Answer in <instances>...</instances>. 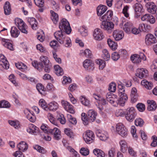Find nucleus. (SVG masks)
<instances>
[{
	"label": "nucleus",
	"instance_id": "6e6552de",
	"mask_svg": "<svg viewBox=\"0 0 157 157\" xmlns=\"http://www.w3.org/2000/svg\"><path fill=\"white\" fill-rule=\"evenodd\" d=\"M100 27L104 30L111 33L113 29L114 24L111 21H102Z\"/></svg>",
	"mask_w": 157,
	"mask_h": 157
},
{
	"label": "nucleus",
	"instance_id": "5701e85b",
	"mask_svg": "<svg viewBox=\"0 0 157 157\" xmlns=\"http://www.w3.org/2000/svg\"><path fill=\"white\" fill-rule=\"evenodd\" d=\"M96 133L97 136L102 141H105L108 138V135L106 132H101L100 130H97L96 132Z\"/></svg>",
	"mask_w": 157,
	"mask_h": 157
},
{
	"label": "nucleus",
	"instance_id": "72a5a7b5",
	"mask_svg": "<svg viewBox=\"0 0 157 157\" xmlns=\"http://www.w3.org/2000/svg\"><path fill=\"white\" fill-rule=\"evenodd\" d=\"M17 26L21 32L26 34H27L28 31L26 29V25L23 21L19 24Z\"/></svg>",
	"mask_w": 157,
	"mask_h": 157
},
{
	"label": "nucleus",
	"instance_id": "423d86ee",
	"mask_svg": "<svg viewBox=\"0 0 157 157\" xmlns=\"http://www.w3.org/2000/svg\"><path fill=\"white\" fill-rule=\"evenodd\" d=\"M136 115V112L133 107L128 108L125 111V117L127 120L132 122L135 119Z\"/></svg>",
	"mask_w": 157,
	"mask_h": 157
},
{
	"label": "nucleus",
	"instance_id": "5fc2aeb1",
	"mask_svg": "<svg viewBox=\"0 0 157 157\" xmlns=\"http://www.w3.org/2000/svg\"><path fill=\"white\" fill-rule=\"evenodd\" d=\"M84 55L86 57L90 58L92 56L91 52L89 49H86L83 52Z\"/></svg>",
	"mask_w": 157,
	"mask_h": 157
},
{
	"label": "nucleus",
	"instance_id": "79ce46f5",
	"mask_svg": "<svg viewBox=\"0 0 157 157\" xmlns=\"http://www.w3.org/2000/svg\"><path fill=\"white\" fill-rule=\"evenodd\" d=\"M10 107V104L8 101L4 100L0 101V108H8Z\"/></svg>",
	"mask_w": 157,
	"mask_h": 157
},
{
	"label": "nucleus",
	"instance_id": "8fccbe9b",
	"mask_svg": "<svg viewBox=\"0 0 157 157\" xmlns=\"http://www.w3.org/2000/svg\"><path fill=\"white\" fill-rule=\"evenodd\" d=\"M36 88L40 94H44V88L41 84H37L36 86Z\"/></svg>",
	"mask_w": 157,
	"mask_h": 157
},
{
	"label": "nucleus",
	"instance_id": "f03ea898",
	"mask_svg": "<svg viewBox=\"0 0 157 157\" xmlns=\"http://www.w3.org/2000/svg\"><path fill=\"white\" fill-rule=\"evenodd\" d=\"M54 36L56 40L61 44H63L66 47H69L71 46V40L66 35L63 34L61 31L55 33Z\"/></svg>",
	"mask_w": 157,
	"mask_h": 157
},
{
	"label": "nucleus",
	"instance_id": "1a4fd4ad",
	"mask_svg": "<svg viewBox=\"0 0 157 157\" xmlns=\"http://www.w3.org/2000/svg\"><path fill=\"white\" fill-rule=\"evenodd\" d=\"M83 138L87 144H90L93 142L94 139L93 132L90 130H87L83 135Z\"/></svg>",
	"mask_w": 157,
	"mask_h": 157
},
{
	"label": "nucleus",
	"instance_id": "bb28decb",
	"mask_svg": "<svg viewBox=\"0 0 157 157\" xmlns=\"http://www.w3.org/2000/svg\"><path fill=\"white\" fill-rule=\"evenodd\" d=\"M132 26V24L130 22L125 23L123 26V29L126 33H130Z\"/></svg>",
	"mask_w": 157,
	"mask_h": 157
},
{
	"label": "nucleus",
	"instance_id": "cd10ccee",
	"mask_svg": "<svg viewBox=\"0 0 157 157\" xmlns=\"http://www.w3.org/2000/svg\"><path fill=\"white\" fill-rule=\"evenodd\" d=\"M130 59L134 63H138L141 62L140 56L138 54H134L131 56Z\"/></svg>",
	"mask_w": 157,
	"mask_h": 157
},
{
	"label": "nucleus",
	"instance_id": "0e129e2a",
	"mask_svg": "<svg viewBox=\"0 0 157 157\" xmlns=\"http://www.w3.org/2000/svg\"><path fill=\"white\" fill-rule=\"evenodd\" d=\"M48 117L50 121L53 124L56 125L57 123L56 121L55 120L54 117L52 116V115L50 114H48Z\"/></svg>",
	"mask_w": 157,
	"mask_h": 157
},
{
	"label": "nucleus",
	"instance_id": "49530a36",
	"mask_svg": "<svg viewBox=\"0 0 157 157\" xmlns=\"http://www.w3.org/2000/svg\"><path fill=\"white\" fill-rule=\"evenodd\" d=\"M34 148L39 152L42 154H44L46 152V151L44 148L38 145H35L34 147Z\"/></svg>",
	"mask_w": 157,
	"mask_h": 157
},
{
	"label": "nucleus",
	"instance_id": "e433bc0d",
	"mask_svg": "<svg viewBox=\"0 0 157 157\" xmlns=\"http://www.w3.org/2000/svg\"><path fill=\"white\" fill-rule=\"evenodd\" d=\"M39 105L44 110L48 111V105H47L44 99H40L39 102Z\"/></svg>",
	"mask_w": 157,
	"mask_h": 157
},
{
	"label": "nucleus",
	"instance_id": "b1692460",
	"mask_svg": "<svg viewBox=\"0 0 157 157\" xmlns=\"http://www.w3.org/2000/svg\"><path fill=\"white\" fill-rule=\"evenodd\" d=\"M147 102L148 104L147 110L149 111L155 110L157 107L156 104L153 100H148Z\"/></svg>",
	"mask_w": 157,
	"mask_h": 157
},
{
	"label": "nucleus",
	"instance_id": "c9c22d12",
	"mask_svg": "<svg viewBox=\"0 0 157 157\" xmlns=\"http://www.w3.org/2000/svg\"><path fill=\"white\" fill-rule=\"evenodd\" d=\"M119 143L121 146V151L123 153L125 152L128 147L126 142L124 140H121Z\"/></svg>",
	"mask_w": 157,
	"mask_h": 157
},
{
	"label": "nucleus",
	"instance_id": "2f4dec72",
	"mask_svg": "<svg viewBox=\"0 0 157 157\" xmlns=\"http://www.w3.org/2000/svg\"><path fill=\"white\" fill-rule=\"evenodd\" d=\"M4 9L5 14L8 15L10 13L11 8L10 4L9 2L7 1L6 2L4 6Z\"/></svg>",
	"mask_w": 157,
	"mask_h": 157
},
{
	"label": "nucleus",
	"instance_id": "6ab92c4d",
	"mask_svg": "<svg viewBox=\"0 0 157 157\" xmlns=\"http://www.w3.org/2000/svg\"><path fill=\"white\" fill-rule=\"evenodd\" d=\"M50 133L53 135L55 139L57 140L61 138L60 132L57 128H55L50 130Z\"/></svg>",
	"mask_w": 157,
	"mask_h": 157
},
{
	"label": "nucleus",
	"instance_id": "c85d7f7f",
	"mask_svg": "<svg viewBox=\"0 0 157 157\" xmlns=\"http://www.w3.org/2000/svg\"><path fill=\"white\" fill-rule=\"evenodd\" d=\"M141 84L148 90L151 89L153 86V84L151 82H149L145 79L141 81Z\"/></svg>",
	"mask_w": 157,
	"mask_h": 157
},
{
	"label": "nucleus",
	"instance_id": "680f3d73",
	"mask_svg": "<svg viewBox=\"0 0 157 157\" xmlns=\"http://www.w3.org/2000/svg\"><path fill=\"white\" fill-rule=\"evenodd\" d=\"M57 119L62 124H64L65 123L66 120L63 114H59Z\"/></svg>",
	"mask_w": 157,
	"mask_h": 157
},
{
	"label": "nucleus",
	"instance_id": "e2e57ef3",
	"mask_svg": "<svg viewBox=\"0 0 157 157\" xmlns=\"http://www.w3.org/2000/svg\"><path fill=\"white\" fill-rule=\"evenodd\" d=\"M35 4L38 6L42 7L43 6L44 1L43 0H34Z\"/></svg>",
	"mask_w": 157,
	"mask_h": 157
},
{
	"label": "nucleus",
	"instance_id": "9d476101",
	"mask_svg": "<svg viewBox=\"0 0 157 157\" xmlns=\"http://www.w3.org/2000/svg\"><path fill=\"white\" fill-rule=\"evenodd\" d=\"M145 42L147 45H150L156 43L157 40L154 35L148 33L146 36Z\"/></svg>",
	"mask_w": 157,
	"mask_h": 157
},
{
	"label": "nucleus",
	"instance_id": "bf43d9fd",
	"mask_svg": "<svg viewBox=\"0 0 157 157\" xmlns=\"http://www.w3.org/2000/svg\"><path fill=\"white\" fill-rule=\"evenodd\" d=\"M144 123L143 120L140 118H138L135 121V124L136 126H142Z\"/></svg>",
	"mask_w": 157,
	"mask_h": 157
},
{
	"label": "nucleus",
	"instance_id": "2eb2a0df",
	"mask_svg": "<svg viewBox=\"0 0 157 157\" xmlns=\"http://www.w3.org/2000/svg\"><path fill=\"white\" fill-rule=\"evenodd\" d=\"M113 15V12L111 10H109L103 15L100 16L99 19L101 21L103 20L102 21H109L111 19Z\"/></svg>",
	"mask_w": 157,
	"mask_h": 157
},
{
	"label": "nucleus",
	"instance_id": "ddd939ff",
	"mask_svg": "<svg viewBox=\"0 0 157 157\" xmlns=\"http://www.w3.org/2000/svg\"><path fill=\"white\" fill-rule=\"evenodd\" d=\"M148 75V71L143 68L137 69L136 73V75L137 77L141 79L145 78Z\"/></svg>",
	"mask_w": 157,
	"mask_h": 157
},
{
	"label": "nucleus",
	"instance_id": "4be33fe9",
	"mask_svg": "<svg viewBox=\"0 0 157 157\" xmlns=\"http://www.w3.org/2000/svg\"><path fill=\"white\" fill-rule=\"evenodd\" d=\"M113 36L116 40L119 41L123 38L124 35L123 32L115 30L113 32Z\"/></svg>",
	"mask_w": 157,
	"mask_h": 157
},
{
	"label": "nucleus",
	"instance_id": "c756f323",
	"mask_svg": "<svg viewBox=\"0 0 157 157\" xmlns=\"http://www.w3.org/2000/svg\"><path fill=\"white\" fill-rule=\"evenodd\" d=\"M51 14V19L55 24H56L59 20V16L58 14L53 11L51 10L50 11Z\"/></svg>",
	"mask_w": 157,
	"mask_h": 157
},
{
	"label": "nucleus",
	"instance_id": "09e8293b",
	"mask_svg": "<svg viewBox=\"0 0 157 157\" xmlns=\"http://www.w3.org/2000/svg\"><path fill=\"white\" fill-rule=\"evenodd\" d=\"M64 132L71 139H73L74 135L70 129L66 128L64 130Z\"/></svg>",
	"mask_w": 157,
	"mask_h": 157
},
{
	"label": "nucleus",
	"instance_id": "58836bf2",
	"mask_svg": "<svg viewBox=\"0 0 157 157\" xmlns=\"http://www.w3.org/2000/svg\"><path fill=\"white\" fill-rule=\"evenodd\" d=\"M80 99L81 103L85 106L90 105V101L85 96H81L80 97Z\"/></svg>",
	"mask_w": 157,
	"mask_h": 157
},
{
	"label": "nucleus",
	"instance_id": "a878e982",
	"mask_svg": "<svg viewBox=\"0 0 157 157\" xmlns=\"http://www.w3.org/2000/svg\"><path fill=\"white\" fill-rule=\"evenodd\" d=\"M19 150L20 151H26L28 148L27 144L24 141H21L17 145Z\"/></svg>",
	"mask_w": 157,
	"mask_h": 157
},
{
	"label": "nucleus",
	"instance_id": "20e7f679",
	"mask_svg": "<svg viewBox=\"0 0 157 157\" xmlns=\"http://www.w3.org/2000/svg\"><path fill=\"white\" fill-rule=\"evenodd\" d=\"M85 113H82V120L83 124L85 125H87L89 122H92L95 120L96 117L97 115V113L94 111L92 110H90L88 111L86 117L83 116V115H85Z\"/></svg>",
	"mask_w": 157,
	"mask_h": 157
},
{
	"label": "nucleus",
	"instance_id": "6e6d98bb",
	"mask_svg": "<svg viewBox=\"0 0 157 157\" xmlns=\"http://www.w3.org/2000/svg\"><path fill=\"white\" fill-rule=\"evenodd\" d=\"M71 79L70 77L64 76L63 80L62 81V83L63 84L70 83L71 82Z\"/></svg>",
	"mask_w": 157,
	"mask_h": 157
},
{
	"label": "nucleus",
	"instance_id": "aec40b11",
	"mask_svg": "<svg viewBox=\"0 0 157 157\" xmlns=\"http://www.w3.org/2000/svg\"><path fill=\"white\" fill-rule=\"evenodd\" d=\"M107 10V7L104 5L98 6L97 8V15L98 16H101L104 14Z\"/></svg>",
	"mask_w": 157,
	"mask_h": 157
},
{
	"label": "nucleus",
	"instance_id": "0eeeda50",
	"mask_svg": "<svg viewBox=\"0 0 157 157\" xmlns=\"http://www.w3.org/2000/svg\"><path fill=\"white\" fill-rule=\"evenodd\" d=\"M116 129L117 132L122 136L124 137L127 136V130L122 123H118L116 125Z\"/></svg>",
	"mask_w": 157,
	"mask_h": 157
},
{
	"label": "nucleus",
	"instance_id": "13d9d810",
	"mask_svg": "<svg viewBox=\"0 0 157 157\" xmlns=\"http://www.w3.org/2000/svg\"><path fill=\"white\" fill-rule=\"evenodd\" d=\"M89 150L87 148H82L80 150V153L84 156H86L89 154Z\"/></svg>",
	"mask_w": 157,
	"mask_h": 157
},
{
	"label": "nucleus",
	"instance_id": "ea45409f",
	"mask_svg": "<svg viewBox=\"0 0 157 157\" xmlns=\"http://www.w3.org/2000/svg\"><path fill=\"white\" fill-rule=\"evenodd\" d=\"M94 154L98 157H104L105 154L104 152L101 150L95 149L93 151Z\"/></svg>",
	"mask_w": 157,
	"mask_h": 157
},
{
	"label": "nucleus",
	"instance_id": "f3484780",
	"mask_svg": "<svg viewBox=\"0 0 157 157\" xmlns=\"http://www.w3.org/2000/svg\"><path fill=\"white\" fill-rule=\"evenodd\" d=\"M61 103L65 110L71 113H74L75 112L73 109V106L69 103L64 101H62Z\"/></svg>",
	"mask_w": 157,
	"mask_h": 157
},
{
	"label": "nucleus",
	"instance_id": "412c9836",
	"mask_svg": "<svg viewBox=\"0 0 157 157\" xmlns=\"http://www.w3.org/2000/svg\"><path fill=\"white\" fill-rule=\"evenodd\" d=\"M2 44L5 47L11 50H13L12 44L10 43V40L8 39L1 38Z\"/></svg>",
	"mask_w": 157,
	"mask_h": 157
},
{
	"label": "nucleus",
	"instance_id": "338daca9",
	"mask_svg": "<svg viewBox=\"0 0 157 157\" xmlns=\"http://www.w3.org/2000/svg\"><path fill=\"white\" fill-rule=\"evenodd\" d=\"M115 115L117 117L124 116L125 115V112L122 109H118L116 110Z\"/></svg>",
	"mask_w": 157,
	"mask_h": 157
},
{
	"label": "nucleus",
	"instance_id": "3c124183",
	"mask_svg": "<svg viewBox=\"0 0 157 157\" xmlns=\"http://www.w3.org/2000/svg\"><path fill=\"white\" fill-rule=\"evenodd\" d=\"M138 110L140 112H143L145 109L144 105L142 103H139L136 105Z\"/></svg>",
	"mask_w": 157,
	"mask_h": 157
},
{
	"label": "nucleus",
	"instance_id": "39448f33",
	"mask_svg": "<svg viewBox=\"0 0 157 157\" xmlns=\"http://www.w3.org/2000/svg\"><path fill=\"white\" fill-rule=\"evenodd\" d=\"M59 28L60 29L59 31L65 32L67 34L71 33V28L68 21L65 19L63 18L60 21L59 25Z\"/></svg>",
	"mask_w": 157,
	"mask_h": 157
},
{
	"label": "nucleus",
	"instance_id": "052dcab7",
	"mask_svg": "<svg viewBox=\"0 0 157 157\" xmlns=\"http://www.w3.org/2000/svg\"><path fill=\"white\" fill-rule=\"evenodd\" d=\"M8 122L11 125L13 126L15 128H17L19 127V124L18 122H15L14 121H9Z\"/></svg>",
	"mask_w": 157,
	"mask_h": 157
},
{
	"label": "nucleus",
	"instance_id": "c03bdc74",
	"mask_svg": "<svg viewBox=\"0 0 157 157\" xmlns=\"http://www.w3.org/2000/svg\"><path fill=\"white\" fill-rule=\"evenodd\" d=\"M41 129L45 133H47L48 134L50 133V130L52 129H50L47 125L44 124H43L41 125Z\"/></svg>",
	"mask_w": 157,
	"mask_h": 157
},
{
	"label": "nucleus",
	"instance_id": "864d4df0",
	"mask_svg": "<svg viewBox=\"0 0 157 157\" xmlns=\"http://www.w3.org/2000/svg\"><path fill=\"white\" fill-rule=\"evenodd\" d=\"M152 141L151 146L153 147H155L157 145V137L156 136H153L151 137Z\"/></svg>",
	"mask_w": 157,
	"mask_h": 157
},
{
	"label": "nucleus",
	"instance_id": "4d7b16f0",
	"mask_svg": "<svg viewBox=\"0 0 157 157\" xmlns=\"http://www.w3.org/2000/svg\"><path fill=\"white\" fill-rule=\"evenodd\" d=\"M116 85L114 82H112L109 85V90L111 92H114L116 90Z\"/></svg>",
	"mask_w": 157,
	"mask_h": 157
},
{
	"label": "nucleus",
	"instance_id": "69168bd1",
	"mask_svg": "<svg viewBox=\"0 0 157 157\" xmlns=\"http://www.w3.org/2000/svg\"><path fill=\"white\" fill-rule=\"evenodd\" d=\"M111 57L113 60L117 61L120 58L119 54L116 52H114L112 54Z\"/></svg>",
	"mask_w": 157,
	"mask_h": 157
},
{
	"label": "nucleus",
	"instance_id": "774afa93",
	"mask_svg": "<svg viewBox=\"0 0 157 157\" xmlns=\"http://www.w3.org/2000/svg\"><path fill=\"white\" fill-rule=\"evenodd\" d=\"M151 67V69L153 71L157 70V60H155L153 61V64Z\"/></svg>",
	"mask_w": 157,
	"mask_h": 157
},
{
	"label": "nucleus",
	"instance_id": "473e14b6",
	"mask_svg": "<svg viewBox=\"0 0 157 157\" xmlns=\"http://www.w3.org/2000/svg\"><path fill=\"white\" fill-rule=\"evenodd\" d=\"M58 107V104L55 102H51L48 105V111L50 110L55 111Z\"/></svg>",
	"mask_w": 157,
	"mask_h": 157
},
{
	"label": "nucleus",
	"instance_id": "603ef678",
	"mask_svg": "<svg viewBox=\"0 0 157 157\" xmlns=\"http://www.w3.org/2000/svg\"><path fill=\"white\" fill-rule=\"evenodd\" d=\"M67 117L69 121L73 124H75L77 123V121L76 119L73 117L71 115L68 114Z\"/></svg>",
	"mask_w": 157,
	"mask_h": 157
},
{
	"label": "nucleus",
	"instance_id": "de8ad7c7",
	"mask_svg": "<svg viewBox=\"0 0 157 157\" xmlns=\"http://www.w3.org/2000/svg\"><path fill=\"white\" fill-rule=\"evenodd\" d=\"M129 7L128 6H125L122 10V13L124 15V16L127 17L128 18L129 17V14L128 12Z\"/></svg>",
	"mask_w": 157,
	"mask_h": 157
},
{
	"label": "nucleus",
	"instance_id": "7c9ffc66",
	"mask_svg": "<svg viewBox=\"0 0 157 157\" xmlns=\"http://www.w3.org/2000/svg\"><path fill=\"white\" fill-rule=\"evenodd\" d=\"M10 33L12 36L13 37H17L20 33V31L16 27L13 26L11 28Z\"/></svg>",
	"mask_w": 157,
	"mask_h": 157
},
{
	"label": "nucleus",
	"instance_id": "4468645a",
	"mask_svg": "<svg viewBox=\"0 0 157 157\" xmlns=\"http://www.w3.org/2000/svg\"><path fill=\"white\" fill-rule=\"evenodd\" d=\"M93 37L96 40H100L104 37L103 33L99 29H94L93 34Z\"/></svg>",
	"mask_w": 157,
	"mask_h": 157
},
{
	"label": "nucleus",
	"instance_id": "4c0bfd02",
	"mask_svg": "<svg viewBox=\"0 0 157 157\" xmlns=\"http://www.w3.org/2000/svg\"><path fill=\"white\" fill-rule=\"evenodd\" d=\"M103 54L102 57L105 61L109 60L110 58V55L108 51L106 49H104L102 51Z\"/></svg>",
	"mask_w": 157,
	"mask_h": 157
},
{
	"label": "nucleus",
	"instance_id": "37998d69",
	"mask_svg": "<svg viewBox=\"0 0 157 157\" xmlns=\"http://www.w3.org/2000/svg\"><path fill=\"white\" fill-rule=\"evenodd\" d=\"M97 64L99 65V69L100 70H102L105 66V61L101 59H98L96 61Z\"/></svg>",
	"mask_w": 157,
	"mask_h": 157
},
{
	"label": "nucleus",
	"instance_id": "f257e3e1",
	"mask_svg": "<svg viewBox=\"0 0 157 157\" xmlns=\"http://www.w3.org/2000/svg\"><path fill=\"white\" fill-rule=\"evenodd\" d=\"M118 88L119 98H118L117 96L109 93L106 95V99L107 101L114 106L117 107L118 105L123 106L128 100V96L125 93L124 86L122 83L118 85Z\"/></svg>",
	"mask_w": 157,
	"mask_h": 157
},
{
	"label": "nucleus",
	"instance_id": "dca6fc26",
	"mask_svg": "<svg viewBox=\"0 0 157 157\" xmlns=\"http://www.w3.org/2000/svg\"><path fill=\"white\" fill-rule=\"evenodd\" d=\"M5 58L3 55L0 54V65L4 69H7L9 68V64L6 59Z\"/></svg>",
	"mask_w": 157,
	"mask_h": 157
},
{
	"label": "nucleus",
	"instance_id": "f8f14e48",
	"mask_svg": "<svg viewBox=\"0 0 157 157\" xmlns=\"http://www.w3.org/2000/svg\"><path fill=\"white\" fill-rule=\"evenodd\" d=\"M94 65L93 61L89 59L85 60L83 62V66L87 70L93 71L94 68Z\"/></svg>",
	"mask_w": 157,
	"mask_h": 157
},
{
	"label": "nucleus",
	"instance_id": "f704fd0d",
	"mask_svg": "<svg viewBox=\"0 0 157 157\" xmlns=\"http://www.w3.org/2000/svg\"><path fill=\"white\" fill-rule=\"evenodd\" d=\"M55 70V73L58 76L62 75L63 74V72L62 69L59 66V65H56L54 67Z\"/></svg>",
	"mask_w": 157,
	"mask_h": 157
},
{
	"label": "nucleus",
	"instance_id": "393cba45",
	"mask_svg": "<svg viewBox=\"0 0 157 157\" xmlns=\"http://www.w3.org/2000/svg\"><path fill=\"white\" fill-rule=\"evenodd\" d=\"M139 29L140 30V32L148 33L151 29V27L147 25L145 26L144 24L142 23L140 24Z\"/></svg>",
	"mask_w": 157,
	"mask_h": 157
},
{
	"label": "nucleus",
	"instance_id": "a19ab883",
	"mask_svg": "<svg viewBox=\"0 0 157 157\" xmlns=\"http://www.w3.org/2000/svg\"><path fill=\"white\" fill-rule=\"evenodd\" d=\"M37 128L33 125H32L29 128L27 129V132L31 134L35 135L36 133V130Z\"/></svg>",
	"mask_w": 157,
	"mask_h": 157
},
{
	"label": "nucleus",
	"instance_id": "a211bd4d",
	"mask_svg": "<svg viewBox=\"0 0 157 157\" xmlns=\"http://www.w3.org/2000/svg\"><path fill=\"white\" fill-rule=\"evenodd\" d=\"M133 8L135 12L137 14H140L144 12V9L142 5L139 3H136L133 6Z\"/></svg>",
	"mask_w": 157,
	"mask_h": 157
},
{
	"label": "nucleus",
	"instance_id": "7ed1b4c3",
	"mask_svg": "<svg viewBox=\"0 0 157 157\" xmlns=\"http://www.w3.org/2000/svg\"><path fill=\"white\" fill-rule=\"evenodd\" d=\"M40 61L39 65L40 68H44V71L46 73H49L51 68V64L48 57L45 56H41L40 58Z\"/></svg>",
	"mask_w": 157,
	"mask_h": 157
},
{
	"label": "nucleus",
	"instance_id": "9b49d317",
	"mask_svg": "<svg viewBox=\"0 0 157 157\" xmlns=\"http://www.w3.org/2000/svg\"><path fill=\"white\" fill-rule=\"evenodd\" d=\"M145 6L148 12L152 14L155 13L157 9V6L153 2H147Z\"/></svg>",
	"mask_w": 157,
	"mask_h": 157
},
{
	"label": "nucleus",
	"instance_id": "a18cd8bd",
	"mask_svg": "<svg viewBox=\"0 0 157 157\" xmlns=\"http://www.w3.org/2000/svg\"><path fill=\"white\" fill-rule=\"evenodd\" d=\"M78 31L82 36H86L88 34L87 30L83 27H80L78 29Z\"/></svg>",
	"mask_w": 157,
	"mask_h": 157
}]
</instances>
